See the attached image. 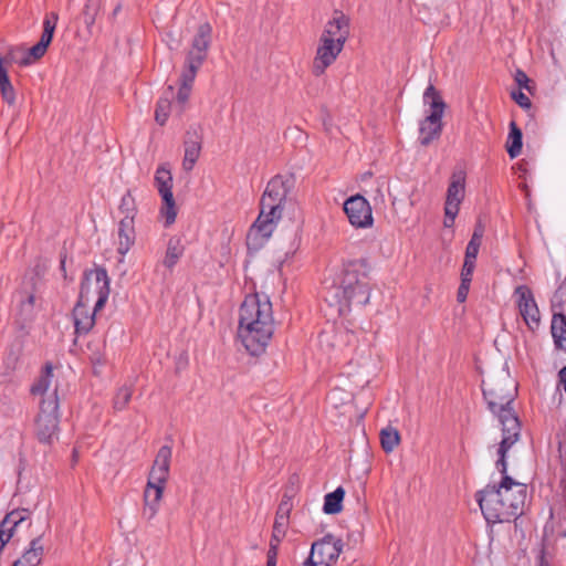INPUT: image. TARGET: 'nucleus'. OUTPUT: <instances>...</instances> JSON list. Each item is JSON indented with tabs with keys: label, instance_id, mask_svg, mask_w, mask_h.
Returning <instances> with one entry per match:
<instances>
[{
	"label": "nucleus",
	"instance_id": "obj_28",
	"mask_svg": "<svg viewBox=\"0 0 566 566\" xmlns=\"http://www.w3.org/2000/svg\"><path fill=\"white\" fill-rule=\"evenodd\" d=\"M163 205L160 208V214L165 218V227L171 226L176 221L177 206L172 191H166L160 195Z\"/></svg>",
	"mask_w": 566,
	"mask_h": 566
},
{
	"label": "nucleus",
	"instance_id": "obj_59",
	"mask_svg": "<svg viewBox=\"0 0 566 566\" xmlns=\"http://www.w3.org/2000/svg\"><path fill=\"white\" fill-rule=\"evenodd\" d=\"M12 566H22V564H18V559L13 563Z\"/></svg>",
	"mask_w": 566,
	"mask_h": 566
},
{
	"label": "nucleus",
	"instance_id": "obj_37",
	"mask_svg": "<svg viewBox=\"0 0 566 566\" xmlns=\"http://www.w3.org/2000/svg\"><path fill=\"white\" fill-rule=\"evenodd\" d=\"M292 509H293V504L290 499L282 500L277 507L275 517L290 521V515H291Z\"/></svg>",
	"mask_w": 566,
	"mask_h": 566
},
{
	"label": "nucleus",
	"instance_id": "obj_11",
	"mask_svg": "<svg viewBox=\"0 0 566 566\" xmlns=\"http://www.w3.org/2000/svg\"><path fill=\"white\" fill-rule=\"evenodd\" d=\"M88 303L90 284L85 282L81 284L78 300L72 312L76 334H87L95 325V314L97 312L90 313Z\"/></svg>",
	"mask_w": 566,
	"mask_h": 566
},
{
	"label": "nucleus",
	"instance_id": "obj_2",
	"mask_svg": "<svg viewBox=\"0 0 566 566\" xmlns=\"http://www.w3.org/2000/svg\"><path fill=\"white\" fill-rule=\"evenodd\" d=\"M516 385L507 373H502L483 381V395L488 400L489 408L492 412L499 415L503 426V439L497 451L500 459L496 463L502 473L506 472L505 454L520 437L518 418L510 408L516 397Z\"/></svg>",
	"mask_w": 566,
	"mask_h": 566
},
{
	"label": "nucleus",
	"instance_id": "obj_43",
	"mask_svg": "<svg viewBox=\"0 0 566 566\" xmlns=\"http://www.w3.org/2000/svg\"><path fill=\"white\" fill-rule=\"evenodd\" d=\"M284 537L285 536H279L277 534L272 533L268 554H271L272 556H277L279 545Z\"/></svg>",
	"mask_w": 566,
	"mask_h": 566
},
{
	"label": "nucleus",
	"instance_id": "obj_8",
	"mask_svg": "<svg viewBox=\"0 0 566 566\" xmlns=\"http://www.w3.org/2000/svg\"><path fill=\"white\" fill-rule=\"evenodd\" d=\"M343 547L340 538L327 534L312 544L307 559H312L317 566H332L342 554Z\"/></svg>",
	"mask_w": 566,
	"mask_h": 566
},
{
	"label": "nucleus",
	"instance_id": "obj_18",
	"mask_svg": "<svg viewBox=\"0 0 566 566\" xmlns=\"http://www.w3.org/2000/svg\"><path fill=\"white\" fill-rule=\"evenodd\" d=\"M202 143V129L200 126L190 127L185 135V157L182 167L185 170H192L197 159L199 158Z\"/></svg>",
	"mask_w": 566,
	"mask_h": 566
},
{
	"label": "nucleus",
	"instance_id": "obj_56",
	"mask_svg": "<svg viewBox=\"0 0 566 566\" xmlns=\"http://www.w3.org/2000/svg\"><path fill=\"white\" fill-rule=\"evenodd\" d=\"M522 189L525 191L526 197H530V190H528L527 185H525V184H524V185H522Z\"/></svg>",
	"mask_w": 566,
	"mask_h": 566
},
{
	"label": "nucleus",
	"instance_id": "obj_25",
	"mask_svg": "<svg viewBox=\"0 0 566 566\" xmlns=\"http://www.w3.org/2000/svg\"><path fill=\"white\" fill-rule=\"evenodd\" d=\"M7 57H0V94L2 99L9 105L12 106L15 103V91L11 84L8 72L3 66V63L7 62Z\"/></svg>",
	"mask_w": 566,
	"mask_h": 566
},
{
	"label": "nucleus",
	"instance_id": "obj_41",
	"mask_svg": "<svg viewBox=\"0 0 566 566\" xmlns=\"http://www.w3.org/2000/svg\"><path fill=\"white\" fill-rule=\"evenodd\" d=\"M188 363H189L188 354L186 352H181L176 357V361H175L176 373L179 374L180 371L185 370L188 366Z\"/></svg>",
	"mask_w": 566,
	"mask_h": 566
},
{
	"label": "nucleus",
	"instance_id": "obj_36",
	"mask_svg": "<svg viewBox=\"0 0 566 566\" xmlns=\"http://www.w3.org/2000/svg\"><path fill=\"white\" fill-rule=\"evenodd\" d=\"M424 99H430L431 111L444 112L446 104L433 85H429L423 94Z\"/></svg>",
	"mask_w": 566,
	"mask_h": 566
},
{
	"label": "nucleus",
	"instance_id": "obj_4",
	"mask_svg": "<svg viewBox=\"0 0 566 566\" xmlns=\"http://www.w3.org/2000/svg\"><path fill=\"white\" fill-rule=\"evenodd\" d=\"M292 188V180L283 176L273 177L261 198V211L247 234L250 249H259L271 237L275 222L282 217L284 203Z\"/></svg>",
	"mask_w": 566,
	"mask_h": 566
},
{
	"label": "nucleus",
	"instance_id": "obj_49",
	"mask_svg": "<svg viewBox=\"0 0 566 566\" xmlns=\"http://www.w3.org/2000/svg\"><path fill=\"white\" fill-rule=\"evenodd\" d=\"M65 263H66V252L65 251H62L60 253V270L63 274V277L66 279L67 275H66V269H65Z\"/></svg>",
	"mask_w": 566,
	"mask_h": 566
},
{
	"label": "nucleus",
	"instance_id": "obj_14",
	"mask_svg": "<svg viewBox=\"0 0 566 566\" xmlns=\"http://www.w3.org/2000/svg\"><path fill=\"white\" fill-rule=\"evenodd\" d=\"M520 313L531 329H536L541 322V314L531 289L526 285H518L515 289Z\"/></svg>",
	"mask_w": 566,
	"mask_h": 566
},
{
	"label": "nucleus",
	"instance_id": "obj_21",
	"mask_svg": "<svg viewBox=\"0 0 566 566\" xmlns=\"http://www.w3.org/2000/svg\"><path fill=\"white\" fill-rule=\"evenodd\" d=\"M136 240L135 220L124 217L118 223V248L117 252L125 255L134 245Z\"/></svg>",
	"mask_w": 566,
	"mask_h": 566
},
{
	"label": "nucleus",
	"instance_id": "obj_32",
	"mask_svg": "<svg viewBox=\"0 0 566 566\" xmlns=\"http://www.w3.org/2000/svg\"><path fill=\"white\" fill-rule=\"evenodd\" d=\"M30 514L31 512L28 509H15L8 513L0 524L7 528H12L13 533L18 525L29 520Z\"/></svg>",
	"mask_w": 566,
	"mask_h": 566
},
{
	"label": "nucleus",
	"instance_id": "obj_12",
	"mask_svg": "<svg viewBox=\"0 0 566 566\" xmlns=\"http://www.w3.org/2000/svg\"><path fill=\"white\" fill-rule=\"evenodd\" d=\"M57 20L59 14L56 12H51L45 15L40 41L28 50L25 56L20 61L21 65H29L40 60L46 53L53 40Z\"/></svg>",
	"mask_w": 566,
	"mask_h": 566
},
{
	"label": "nucleus",
	"instance_id": "obj_31",
	"mask_svg": "<svg viewBox=\"0 0 566 566\" xmlns=\"http://www.w3.org/2000/svg\"><path fill=\"white\" fill-rule=\"evenodd\" d=\"M184 254V247L178 238H170L167 244L166 255L164 259V265L167 269H172L180 256Z\"/></svg>",
	"mask_w": 566,
	"mask_h": 566
},
{
	"label": "nucleus",
	"instance_id": "obj_10",
	"mask_svg": "<svg viewBox=\"0 0 566 566\" xmlns=\"http://www.w3.org/2000/svg\"><path fill=\"white\" fill-rule=\"evenodd\" d=\"M88 282L90 284V297L92 294L97 296L94 305V312L101 311L109 296V277L107 271L103 266H96L93 270H86L81 284Z\"/></svg>",
	"mask_w": 566,
	"mask_h": 566
},
{
	"label": "nucleus",
	"instance_id": "obj_34",
	"mask_svg": "<svg viewBox=\"0 0 566 566\" xmlns=\"http://www.w3.org/2000/svg\"><path fill=\"white\" fill-rule=\"evenodd\" d=\"M133 396V386L124 385L116 391L113 399V407L115 410H124Z\"/></svg>",
	"mask_w": 566,
	"mask_h": 566
},
{
	"label": "nucleus",
	"instance_id": "obj_58",
	"mask_svg": "<svg viewBox=\"0 0 566 566\" xmlns=\"http://www.w3.org/2000/svg\"><path fill=\"white\" fill-rule=\"evenodd\" d=\"M120 10V6L118 4L115 9H114V14H116L117 12H119Z\"/></svg>",
	"mask_w": 566,
	"mask_h": 566
},
{
	"label": "nucleus",
	"instance_id": "obj_7",
	"mask_svg": "<svg viewBox=\"0 0 566 566\" xmlns=\"http://www.w3.org/2000/svg\"><path fill=\"white\" fill-rule=\"evenodd\" d=\"M340 290L346 306L364 305L369 301V286L367 275L354 268L344 271Z\"/></svg>",
	"mask_w": 566,
	"mask_h": 566
},
{
	"label": "nucleus",
	"instance_id": "obj_23",
	"mask_svg": "<svg viewBox=\"0 0 566 566\" xmlns=\"http://www.w3.org/2000/svg\"><path fill=\"white\" fill-rule=\"evenodd\" d=\"M174 95V86L169 85L157 102L155 109V120L160 126L165 125L168 119Z\"/></svg>",
	"mask_w": 566,
	"mask_h": 566
},
{
	"label": "nucleus",
	"instance_id": "obj_22",
	"mask_svg": "<svg viewBox=\"0 0 566 566\" xmlns=\"http://www.w3.org/2000/svg\"><path fill=\"white\" fill-rule=\"evenodd\" d=\"M42 536H38L30 542V547L18 559L22 566H38L43 558L44 548L41 543Z\"/></svg>",
	"mask_w": 566,
	"mask_h": 566
},
{
	"label": "nucleus",
	"instance_id": "obj_27",
	"mask_svg": "<svg viewBox=\"0 0 566 566\" xmlns=\"http://www.w3.org/2000/svg\"><path fill=\"white\" fill-rule=\"evenodd\" d=\"M551 329L556 347L566 352V316L554 314Z\"/></svg>",
	"mask_w": 566,
	"mask_h": 566
},
{
	"label": "nucleus",
	"instance_id": "obj_39",
	"mask_svg": "<svg viewBox=\"0 0 566 566\" xmlns=\"http://www.w3.org/2000/svg\"><path fill=\"white\" fill-rule=\"evenodd\" d=\"M289 523L290 521L287 520L275 517L272 533L277 534L279 536H285Z\"/></svg>",
	"mask_w": 566,
	"mask_h": 566
},
{
	"label": "nucleus",
	"instance_id": "obj_9",
	"mask_svg": "<svg viewBox=\"0 0 566 566\" xmlns=\"http://www.w3.org/2000/svg\"><path fill=\"white\" fill-rule=\"evenodd\" d=\"M343 208L350 226L355 229H369L374 226L371 207L363 196L349 197L345 200Z\"/></svg>",
	"mask_w": 566,
	"mask_h": 566
},
{
	"label": "nucleus",
	"instance_id": "obj_24",
	"mask_svg": "<svg viewBox=\"0 0 566 566\" xmlns=\"http://www.w3.org/2000/svg\"><path fill=\"white\" fill-rule=\"evenodd\" d=\"M53 377V365L50 361H46L44 366L41 369V373L39 377L35 379V381L32 384L30 388V392L33 396H43L50 385Z\"/></svg>",
	"mask_w": 566,
	"mask_h": 566
},
{
	"label": "nucleus",
	"instance_id": "obj_5",
	"mask_svg": "<svg viewBox=\"0 0 566 566\" xmlns=\"http://www.w3.org/2000/svg\"><path fill=\"white\" fill-rule=\"evenodd\" d=\"M210 41L211 27L209 23H203L199 27L192 41V48L186 59V69L180 75L181 84L178 90L177 102L181 106L189 99L192 82L197 71L207 57Z\"/></svg>",
	"mask_w": 566,
	"mask_h": 566
},
{
	"label": "nucleus",
	"instance_id": "obj_48",
	"mask_svg": "<svg viewBox=\"0 0 566 566\" xmlns=\"http://www.w3.org/2000/svg\"><path fill=\"white\" fill-rule=\"evenodd\" d=\"M233 232H234L233 227L231 224L224 223L223 224V230H222V233H221L222 241L224 243L229 242V240L232 237Z\"/></svg>",
	"mask_w": 566,
	"mask_h": 566
},
{
	"label": "nucleus",
	"instance_id": "obj_6",
	"mask_svg": "<svg viewBox=\"0 0 566 566\" xmlns=\"http://www.w3.org/2000/svg\"><path fill=\"white\" fill-rule=\"evenodd\" d=\"M59 397L57 388L43 398L40 402V411L35 418V436L42 443H51L59 429Z\"/></svg>",
	"mask_w": 566,
	"mask_h": 566
},
{
	"label": "nucleus",
	"instance_id": "obj_33",
	"mask_svg": "<svg viewBox=\"0 0 566 566\" xmlns=\"http://www.w3.org/2000/svg\"><path fill=\"white\" fill-rule=\"evenodd\" d=\"M155 185L159 195L165 193L166 191H172V176L165 165L157 168L155 174Z\"/></svg>",
	"mask_w": 566,
	"mask_h": 566
},
{
	"label": "nucleus",
	"instance_id": "obj_46",
	"mask_svg": "<svg viewBox=\"0 0 566 566\" xmlns=\"http://www.w3.org/2000/svg\"><path fill=\"white\" fill-rule=\"evenodd\" d=\"M84 23L91 27L95 22V13L91 12V6L86 4L83 10Z\"/></svg>",
	"mask_w": 566,
	"mask_h": 566
},
{
	"label": "nucleus",
	"instance_id": "obj_16",
	"mask_svg": "<svg viewBox=\"0 0 566 566\" xmlns=\"http://www.w3.org/2000/svg\"><path fill=\"white\" fill-rule=\"evenodd\" d=\"M465 195V175L462 171L454 172L451 176L450 185L447 190L444 214L455 218L462 200Z\"/></svg>",
	"mask_w": 566,
	"mask_h": 566
},
{
	"label": "nucleus",
	"instance_id": "obj_53",
	"mask_svg": "<svg viewBox=\"0 0 566 566\" xmlns=\"http://www.w3.org/2000/svg\"><path fill=\"white\" fill-rule=\"evenodd\" d=\"M454 219L455 218H451L450 216H446L444 221H443L444 227L451 228L453 226V223H454Z\"/></svg>",
	"mask_w": 566,
	"mask_h": 566
},
{
	"label": "nucleus",
	"instance_id": "obj_50",
	"mask_svg": "<svg viewBox=\"0 0 566 566\" xmlns=\"http://www.w3.org/2000/svg\"><path fill=\"white\" fill-rule=\"evenodd\" d=\"M34 302H35V297L33 294H30L28 295V297L25 298V301H23L21 303V306L22 308L24 307H29L30 310H32V307L34 306Z\"/></svg>",
	"mask_w": 566,
	"mask_h": 566
},
{
	"label": "nucleus",
	"instance_id": "obj_44",
	"mask_svg": "<svg viewBox=\"0 0 566 566\" xmlns=\"http://www.w3.org/2000/svg\"><path fill=\"white\" fill-rule=\"evenodd\" d=\"M480 245L481 244H479V243L470 241L468 243V247H467V250H465V258L464 259L475 261L476 255L479 253Z\"/></svg>",
	"mask_w": 566,
	"mask_h": 566
},
{
	"label": "nucleus",
	"instance_id": "obj_57",
	"mask_svg": "<svg viewBox=\"0 0 566 566\" xmlns=\"http://www.w3.org/2000/svg\"><path fill=\"white\" fill-rule=\"evenodd\" d=\"M300 247V239L297 240L295 247H294V250L292 251V254H294L296 252V250L298 249Z\"/></svg>",
	"mask_w": 566,
	"mask_h": 566
},
{
	"label": "nucleus",
	"instance_id": "obj_26",
	"mask_svg": "<svg viewBox=\"0 0 566 566\" xmlns=\"http://www.w3.org/2000/svg\"><path fill=\"white\" fill-rule=\"evenodd\" d=\"M345 490L338 486L334 492L325 495L323 511L325 514L334 515L343 511Z\"/></svg>",
	"mask_w": 566,
	"mask_h": 566
},
{
	"label": "nucleus",
	"instance_id": "obj_19",
	"mask_svg": "<svg viewBox=\"0 0 566 566\" xmlns=\"http://www.w3.org/2000/svg\"><path fill=\"white\" fill-rule=\"evenodd\" d=\"M171 447L163 446L155 458L148 478L155 483H166L169 476V468L171 460Z\"/></svg>",
	"mask_w": 566,
	"mask_h": 566
},
{
	"label": "nucleus",
	"instance_id": "obj_20",
	"mask_svg": "<svg viewBox=\"0 0 566 566\" xmlns=\"http://www.w3.org/2000/svg\"><path fill=\"white\" fill-rule=\"evenodd\" d=\"M444 112L431 111L430 114L420 123V143L428 146L431 142L439 138L442 130V116Z\"/></svg>",
	"mask_w": 566,
	"mask_h": 566
},
{
	"label": "nucleus",
	"instance_id": "obj_15",
	"mask_svg": "<svg viewBox=\"0 0 566 566\" xmlns=\"http://www.w3.org/2000/svg\"><path fill=\"white\" fill-rule=\"evenodd\" d=\"M343 48L318 39L315 55L312 61V74L319 77L325 74L342 53Z\"/></svg>",
	"mask_w": 566,
	"mask_h": 566
},
{
	"label": "nucleus",
	"instance_id": "obj_13",
	"mask_svg": "<svg viewBox=\"0 0 566 566\" xmlns=\"http://www.w3.org/2000/svg\"><path fill=\"white\" fill-rule=\"evenodd\" d=\"M349 32V18L343 12L335 11L333 17L325 23L319 39L344 49Z\"/></svg>",
	"mask_w": 566,
	"mask_h": 566
},
{
	"label": "nucleus",
	"instance_id": "obj_55",
	"mask_svg": "<svg viewBox=\"0 0 566 566\" xmlns=\"http://www.w3.org/2000/svg\"><path fill=\"white\" fill-rule=\"evenodd\" d=\"M336 297H337V295H335V296H333V297H331V298H326V301H328L331 305L339 304L340 302H338V301L336 300Z\"/></svg>",
	"mask_w": 566,
	"mask_h": 566
},
{
	"label": "nucleus",
	"instance_id": "obj_35",
	"mask_svg": "<svg viewBox=\"0 0 566 566\" xmlns=\"http://www.w3.org/2000/svg\"><path fill=\"white\" fill-rule=\"evenodd\" d=\"M119 211L124 213L125 217H130L132 220H135L138 210L136 200L130 190H127V192L122 197Z\"/></svg>",
	"mask_w": 566,
	"mask_h": 566
},
{
	"label": "nucleus",
	"instance_id": "obj_51",
	"mask_svg": "<svg viewBox=\"0 0 566 566\" xmlns=\"http://www.w3.org/2000/svg\"><path fill=\"white\" fill-rule=\"evenodd\" d=\"M18 358H19L18 354L14 353L13 349L11 348L9 350V354H8L7 358H6V360H7V364L14 365L18 361Z\"/></svg>",
	"mask_w": 566,
	"mask_h": 566
},
{
	"label": "nucleus",
	"instance_id": "obj_29",
	"mask_svg": "<svg viewBox=\"0 0 566 566\" xmlns=\"http://www.w3.org/2000/svg\"><path fill=\"white\" fill-rule=\"evenodd\" d=\"M522 130L517 127L516 123L511 122L506 150L512 159L516 158L522 151Z\"/></svg>",
	"mask_w": 566,
	"mask_h": 566
},
{
	"label": "nucleus",
	"instance_id": "obj_42",
	"mask_svg": "<svg viewBox=\"0 0 566 566\" xmlns=\"http://www.w3.org/2000/svg\"><path fill=\"white\" fill-rule=\"evenodd\" d=\"M470 283L471 282H468V280H461V284L458 289V293H457V298H458V302L462 303L467 300L468 297V293H469V289H470Z\"/></svg>",
	"mask_w": 566,
	"mask_h": 566
},
{
	"label": "nucleus",
	"instance_id": "obj_38",
	"mask_svg": "<svg viewBox=\"0 0 566 566\" xmlns=\"http://www.w3.org/2000/svg\"><path fill=\"white\" fill-rule=\"evenodd\" d=\"M511 97L522 107L530 108L532 103L531 99L521 91H512Z\"/></svg>",
	"mask_w": 566,
	"mask_h": 566
},
{
	"label": "nucleus",
	"instance_id": "obj_47",
	"mask_svg": "<svg viewBox=\"0 0 566 566\" xmlns=\"http://www.w3.org/2000/svg\"><path fill=\"white\" fill-rule=\"evenodd\" d=\"M483 232H484V229H483L482 224L479 223L475 227L474 232H473L472 238H471L470 241L481 244Z\"/></svg>",
	"mask_w": 566,
	"mask_h": 566
},
{
	"label": "nucleus",
	"instance_id": "obj_3",
	"mask_svg": "<svg viewBox=\"0 0 566 566\" xmlns=\"http://www.w3.org/2000/svg\"><path fill=\"white\" fill-rule=\"evenodd\" d=\"M475 497L489 523H509L523 513L526 485L505 475L497 488L488 485Z\"/></svg>",
	"mask_w": 566,
	"mask_h": 566
},
{
	"label": "nucleus",
	"instance_id": "obj_40",
	"mask_svg": "<svg viewBox=\"0 0 566 566\" xmlns=\"http://www.w3.org/2000/svg\"><path fill=\"white\" fill-rule=\"evenodd\" d=\"M475 261L473 260H467L464 259V263L461 271V280H468V282H471V277L474 271Z\"/></svg>",
	"mask_w": 566,
	"mask_h": 566
},
{
	"label": "nucleus",
	"instance_id": "obj_30",
	"mask_svg": "<svg viewBox=\"0 0 566 566\" xmlns=\"http://www.w3.org/2000/svg\"><path fill=\"white\" fill-rule=\"evenodd\" d=\"M379 438L381 448L386 453H391L401 441L399 431L392 427L381 429Z\"/></svg>",
	"mask_w": 566,
	"mask_h": 566
},
{
	"label": "nucleus",
	"instance_id": "obj_45",
	"mask_svg": "<svg viewBox=\"0 0 566 566\" xmlns=\"http://www.w3.org/2000/svg\"><path fill=\"white\" fill-rule=\"evenodd\" d=\"M515 82L517 83V85L520 87H525L528 90V82H530V78L528 76L521 70H517L516 73H515Z\"/></svg>",
	"mask_w": 566,
	"mask_h": 566
},
{
	"label": "nucleus",
	"instance_id": "obj_54",
	"mask_svg": "<svg viewBox=\"0 0 566 566\" xmlns=\"http://www.w3.org/2000/svg\"><path fill=\"white\" fill-rule=\"evenodd\" d=\"M276 557L272 556L271 554H268V564L266 566H276Z\"/></svg>",
	"mask_w": 566,
	"mask_h": 566
},
{
	"label": "nucleus",
	"instance_id": "obj_17",
	"mask_svg": "<svg viewBox=\"0 0 566 566\" xmlns=\"http://www.w3.org/2000/svg\"><path fill=\"white\" fill-rule=\"evenodd\" d=\"M166 483H155L148 478L145 491H144V507L142 517L147 522L155 518L158 513L163 493Z\"/></svg>",
	"mask_w": 566,
	"mask_h": 566
},
{
	"label": "nucleus",
	"instance_id": "obj_52",
	"mask_svg": "<svg viewBox=\"0 0 566 566\" xmlns=\"http://www.w3.org/2000/svg\"><path fill=\"white\" fill-rule=\"evenodd\" d=\"M538 566H551L549 560L546 557L545 548L543 547L539 555Z\"/></svg>",
	"mask_w": 566,
	"mask_h": 566
},
{
	"label": "nucleus",
	"instance_id": "obj_1",
	"mask_svg": "<svg viewBox=\"0 0 566 566\" xmlns=\"http://www.w3.org/2000/svg\"><path fill=\"white\" fill-rule=\"evenodd\" d=\"M274 325L270 298L258 293L245 296L239 311L238 336L250 355L260 356L265 353Z\"/></svg>",
	"mask_w": 566,
	"mask_h": 566
}]
</instances>
